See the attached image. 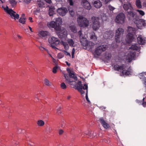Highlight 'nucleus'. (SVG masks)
<instances>
[{"label":"nucleus","mask_w":146,"mask_h":146,"mask_svg":"<svg viewBox=\"0 0 146 146\" xmlns=\"http://www.w3.org/2000/svg\"><path fill=\"white\" fill-rule=\"evenodd\" d=\"M127 31L128 33L126 35V40L127 43H129L133 40L134 34L135 33L136 30L134 28L128 27Z\"/></svg>","instance_id":"nucleus-1"},{"label":"nucleus","mask_w":146,"mask_h":146,"mask_svg":"<svg viewBox=\"0 0 146 146\" xmlns=\"http://www.w3.org/2000/svg\"><path fill=\"white\" fill-rule=\"evenodd\" d=\"M2 7L4 9L5 11L9 15L10 17L15 20L18 19L19 18V15L13 11L12 9H9L7 6L6 7H4L3 5H2Z\"/></svg>","instance_id":"nucleus-2"},{"label":"nucleus","mask_w":146,"mask_h":146,"mask_svg":"<svg viewBox=\"0 0 146 146\" xmlns=\"http://www.w3.org/2000/svg\"><path fill=\"white\" fill-rule=\"evenodd\" d=\"M77 21L79 26L81 27H85L89 24L88 20L82 16H80L77 18Z\"/></svg>","instance_id":"nucleus-3"},{"label":"nucleus","mask_w":146,"mask_h":146,"mask_svg":"<svg viewBox=\"0 0 146 146\" xmlns=\"http://www.w3.org/2000/svg\"><path fill=\"white\" fill-rule=\"evenodd\" d=\"M124 29L121 28H118L116 30L115 35V40L117 43H119L122 41L123 38Z\"/></svg>","instance_id":"nucleus-4"},{"label":"nucleus","mask_w":146,"mask_h":146,"mask_svg":"<svg viewBox=\"0 0 146 146\" xmlns=\"http://www.w3.org/2000/svg\"><path fill=\"white\" fill-rule=\"evenodd\" d=\"M99 19L98 17L95 16L91 18V21L92 23V28L94 30H97L100 27V23L99 22Z\"/></svg>","instance_id":"nucleus-5"},{"label":"nucleus","mask_w":146,"mask_h":146,"mask_svg":"<svg viewBox=\"0 0 146 146\" xmlns=\"http://www.w3.org/2000/svg\"><path fill=\"white\" fill-rule=\"evenodd\" d=\"M48 41L51 46L54 49H57L56 46L60 43V41L57 38L54 37H50L48 38Z\"/></svg>","instance_id":"nucleus-6"},{"label":"nucleus","mask_w":146,"mask_h":146,"mask_svg":"<svg viewBox=\"0 0 146 146\" xmlns=\"http://www.w3.org/2000/svg\"><path fill=\"white\" fill-rule=\"evenodd\" d=\"M107 48L106 45H102L96 47L95 50V53L98 56H100L101 54L105 51Z\"/></svg>","instance_id":"nucleus-7"},{"label":"nucleus","mask_w":146,"mask_h":146,"mask_svg":"<svg viewBox=\"0 0 146 146\" xmlns=\"http://www.w3.org/2000/svg\"><path fill=\"white\" fill-rule=\"evenodd\" d=\"M78 35L80 38V41L82 45L83 46L86 47L87 45L88 41L82 34L81 30L78 32Z\"/></svg>","instance_id":"nucleus-8"},{"label":"nucleus","mask_w":146,"mask_h":146,"mask_svg":"<svg viewBox=\"0 0 146 146\" xmlns=\"http://www.w3.org/2000/svg\"><path fill=\"white\" fill-rule=\"evenodd\" d=\"M125 18V16L124 14L123 13H121L117 16L115 21L117 23L122 24L124 23Z\"/></svg>","instance_id":"nucleus-9"},{"label":"nucleus","mask_w":146,"mask_h":146,"mask_svg":"<svg viewBox=\"0 0 146 146\" xmlns=\"http://www.w3.org/2000/svg\"><path fill=\"white\" fill-rule=\"evenodd\" d=\"M127 15L129 20H132L135 23V21L138 18L136 13L133 11V10H130L129 11H127Z\"/></svg>","instance_id":"nucleus-10"},{"label":"nucleus","mask_w":146,"mask_h":146,"mask_svg":"<svg viewBox=\"0 0 146 146\" xmlns=\"http://www.w3.org/2000/svg\"><path fill=\"white\" fill-rule=\"evenodd\" d=\"M82 84V82L81 81H78L77 84H76L74 86L75 88L82 95L84 94L85 93V92L84 90H84L83 88V87Z\"/></svg>","instance_id":"nucleus-11"},{"label":"nucleus","mask_w":146,"mask_h":146,"mask_svg":"<svg viewBox=\"0 0 146 146\" xmlns=\"http://www.w3.org/2000/svg\"><path fill=\"white\" fill-rule=\"evenodd\" d=\"M83 133V132L81 131L80 133L79 134V136L83 137L85 136L84 134H85L86 135L88 136V137H90V138H94L95 137H97V136L96 135H93V134H94V132L92 131H88L87 132L84 133L83 135H82Z\"/></svg>","instance_id":"nucleus-12"},{"label":"nucleus","mask_w":146,"mask_h":146,"mask_svg":"<svg viewBox=\"0 0 146 146\" xmlns=\"http://www.w3.org/2000/svg\"><path fill=\"white\" fill-rule=\"evenodd\" d=\"M135 23L136 24V26L137 28L139 29H141L143 26H144L145 23L144 21V20L142 19H139L137 18L135 21Z\"/></svg>","instance_id":"nucleus-13"},{"label":"nucleus","mask_w":146,"mask_h":146,"mask_svg":"<svg viewBox=\"0 0 146 146\" xmlns=\"http://www.w3.org/2000/svg\"><path fill=\"white\" fill-rule=\"evenodd\" d=\"M81 3L85 9L88 10H90L91 9L92 7L87 0H82Z\"/></svg>","instance_id":"nucleus-14"},{"label":"nucleus","mask_w":146,"mask_h":146,"mask_svg":"<svg viewBox=\"0 0 146 146\" xmlns=\"http://www.w3.org/2000/svg\"><path fill=\"white\" fill-rule=\"evenodd\" d=\"M58 33V37L62 39V40L65 39L67 37V31L65 30L64 29L62 31H60Z\"/></svg>","instance_id":"nucleus-15"},{"label":"nucleus","mask_w":146,"mask_h":146,"mask_svg":"<svg viewBox=\"0 0 146 146\" xmlns=\"http://www.w3.org/2000/svg\"><path fill=\"white\" fill-rule=\"evenodd\" d=\"M113 33L112 31H106L103 35L104 38L105 39H110L113 37Z\"/></svg>","instance_id":"nucleus-16"},{"label":"nucleus","mask_w":146,"mask_h":146,"mask_svg":"<svg viewBox=\"0 0 146 146\" xmlns=\"http://www.w3.org/2000/svg\"><path fill=\"white\" fill-rule=\"evenodd\" d=\"M136 54L135 52H130L128 53L127 57L126 60L127 61L129 62L131 61L132 59L134 58Z\"/></svg>","instance_id":"nucleus-17"},{"label":"nucleus","mask_w":146,"mask_h":146,"mask_svg":"<svg viewBox=\"0 0 146 146\" xmlns=\"http://www.w3.org/2000/svg\"><path fill=\"white\" fill-rule=\"evenodd\" d=\"M57 11L60 15L63 16L65 15L68 12V10L65 7L60 8L58 9Z\"/></svg>","instance_id":"nucleus-18"},{"label":"nucleus","mask_w":146,"mask_h":146,"mask_svg":"<svg viewBox=\"0 0 146 146\" xmlns=\"http://www.w3.org/2000/svg\"><path fill=\"white\" fill-rule=\"evenodd\" d=\"M113 68L114 70L121 72L125 68L124 65L122 64L121 66H119L118 64H116L114 65Z\"/></svg>","instance_id":"nucleus-19"},{"label":"nucleus","mask_w":146,"mask_h":146,"mask_svg":"<svg viewBox=\"0 0 146 146\" xmlns=\"http://www.w3.org/2000/svg\"><path fill=\"white\" fill-rule=\"evenodd\" d=\"M99 120L102 126L106 129H107L110 127L109 124L102 117Z\"/></svg>","instance_id":"nucleus-20"},{"label":"nucleus","mask_w":146,"mask_h":146,"mask_svg":"<svg viewBox=\"0 0 146 146\" xmlns=\"http://www.w3.org/2000/svg\"><path fill=\"white\" fill-rule=\"evenodd\" d=\"M94 7L97 8H99L102 6V3L100 0H93L92 2Z\"/></svg>","instance_id":"nucleus-21"},{"label":"nucleus","mask_w":146,"mask_h":146,"mask_svg":"<svg viewBox=\"0 0 146 146\" xmlns=\"http://www.w3.org/2000/svg\"><path fill=\"white\" fill-rule=\"evenodd\" d=\"M67 70L69 74V76L70 78H73L75 80H77V77L75 76L74 72L70 70L69 68H67Z\"/></svg>","instance_id":"nucleus-22"},{"label":"nucleus","mask_w":146,"mask_h":146,"mask_svg":"<svg viewBox=\"0 0 146 146\" xmlns=\"http://www.w3.org/2000/svg\"><path fill=\"white\" fill-rule=\"evenodd\" d=\"M67 70L69 74V76L70 78H73L75 80H77V77L75 76L74 72L70 70L69 68H67Z\"/></svg>","instance_id":"nucleus-23"},{"label":"nucleus","mask_w":146,"mask_h":146,"mask_svg":"<svg viewBox=\"0 0 146 146\" xmlns=\"http://www.w3.org/2000/svg\"><path fill=\"white\" fill-rule=\"evenodd\" d=\"M48 27L50 28H53L56 31H59L60 30V28L56 25V23L54 21H52L50 23Z\"/></svg>","instance_id":"nucleus-24"},{"label":"nucleus","mask_w":146,"mask_h":146,"mask_svg":"<svg viewBox=\"0 0 146 146\" xmlns=\"http://www.w3.org/2000/svg\"><path fill=\"white\" fill-rule=\"evenodd\" d=\"M123 7L125 11H127L129 9L130 10H133V8L131 3H129L125 4L123 5Z\"/></svg>","instance_id":"nucleus-25"},{"label":"nucleus","mask_w":146,"mask_h":146,"mask_svg":"<svg viewBox=\"0 0 146 146\" xmlns=\"http://www.w3.org/2000/svg\"><path fill=\"white\" fill-rule=\"evenodd\" d=\"M138 43L140 44L143 45L146 42V40L144 38H143L141 35H139L137 38Z\"/></svg>","instance_id":"nucleus-26"},{"label":"nucleus","mask_w":146,"mask_h":146,"mask_svg":"<svg viewBox=\"0 0 146 146\" xmlns=\"http://www.w3.org/2000/svg\"><path fill=\"white\" fill-rule=\"evenodd\" d=\"M40 36L42 38H46L47 36L49 35V33L46 31H41L39 33Z\"/></svg>","instance_id":"nucleus-27"},{"label":"nucleus","mask_w":146,"mask_h":146,"mask_svg":"<svg viewBox=\"0 0 146 146\" xmlns=\"http://www.w3.org/2000/svg\"><path fill=\"white\" fill-rule=\"evenodd\" d=\"M83 88L84 89L86 90V100L88 102V103L90 104V102L89 99V98H88V86L87 84H84L83 86Z\"/></svg>","instance_id":"nucleus-28"},{"label":"nucleus","mask_w":146,"mask_h":146,"mask_svg":"<svg viewBox=\"0 0 146 146\" xmlns=\"http://www.w3.org/2000/svg\"><path fill=\"white\" fill-rule=\"evenodd\" d=\"M54 22H55V23H56V25H57L59 28H60V25L62 23V19L60 18H57L56 19L55 21Z\"/></svg>","instance_id":"nucleus-29"},{"label":"nucleus","mask_w":146,"mask_h":146,"mask_svg":"<svg viewBox=\"0 0 146 146\" xmlns=\"http://www.w3.org/2000/svg\"><path fill=\"white\" fill-rule=\"evenodd\" d=\"M87 44V45L86 47L90 49H92L95 45L94 43L91 41H88Z\"/></svg>","instance_id":"nucleus-30"},{"label":"nucleus","mask_w":146,"mask_h":146,"mask_svg":"<svg viewBox=\"0 0 146 146\" xmlns=\"http://www.w3.org/2000/svg\"><path fill=\"white\" fill-rule=\"evenodd\" d=\"M37 4L40 7L42 8L44 7V2L42 1V0H38Z\"/></svg>","instance_id":"nucleus-31"},{"label":"nucleus","mask_w":146,"mask_h":146,"mask_svg":"<svg viewBox=\"0 0 146 146\" xmlns=\"http://www.w3.org/2000/svg\"><path fill=\"white\" fill-rule=\"evenodd\" d=\"M135 4L138 9H141L142 7L141 0H136Z\"/></svg>","instance_id":"nucleus-32"},{"label":"nucleus","mask_w":146,"mask_h":146,"mask_svg":"<svg viewBox=\"0 0 146 146\" xmlns=\"http://www.w3.org/2000/svg\"><path fill=\"white\" fill-rule=\"evenodd\" d=\"M130 48L131 49L136 50H139L140 49V47L137 46V44L132 45Z\"/></svg>","instance_id":"nucleus-33"},{"label":"nucleus","mask_w":146,"mask_h":146,"mask_svg":"<svg viewBox=\"0 0 146 146\" xmlns=\"http://www.w3.org/2000/svg\"><path fill=\"white\" fill-rule=\"evenodd\" d=\"M131 73V72L130 71L127 70H123L122 72H121V74L123 75H129Z\"/></svg>","instance_id":"nucleus-34"},{"label":"nucleus","mask_w":146,"mask_h":146,"mask_svg":"<svg viewBox=\"0 0 146 146\" xmlns=\"http://www.w3.org/2000/svg\"><path fill=\"white\" fill-rule=\"evenodd\" d=\"M90 38L94 41H96L97 39V37L95 35L94 32H93L91 33V35L90 36Z\"/></svg>","instance_id":"nucleus-35"},{"label":"nucleus","mask_w":146,"mask_h":146,"mask_svg":"<svg viewBox=\"0 0 146 146\" xmlns=\"http://www.w3.org/2000/svg\"><path fill=\"white\" fill-rule=\"evenodd\" d=\"M9 2L12 7H15L17 3V2L14 0H9Z\"/></svg>","instance_id":"nucleus-36"},{"label":"nucleus","mask_w":146,"mask_h":146,"mask_svg":"<svg viewBox=\"0 0 146 146\" xmlns=\"http://www.w3.org/2000/svg\"><path fill=\"white\" fill-rule=\"evenodd\" d=\"M54 9L53 7H50L48 13L50 16H52L54 13Z\"/></svg>","instance_id":"nucleus-37"},{"label":"nucleus","mask_w":146,"mask_h":146,"mask_svg":"<svg viewBox=\"0 0 146 146\" xmlns=\"http://www.w3.org/2000/svg\"><path fill=\"white\" fill-rule=\"evenodd\" d=\"M44 84L47 86H50L51 85L52 83L46 78H45L44 81Z\"/></svg>","instance_id":"nucleus-38"},{"label":"nucleus","mask_w":146,"mask_h":146,"mask_svg":"<svg viewBox=\"0 0 146 146\" xmlns=\"http://www.w3.org/2000/svg\"><path fill=\"white\" fill-rule=\"evenodd\" d=\"M37 124L38 126L42 127L44 125V121L40 120L37 121Z\"/></svg>","instance_id":"nucleus-39"},{"label":"nucleus","mask_w":146,"mask_h":146,"mask_svg":"<svg viewBox=\"0 0 146 146\" xmlns=\"http://www.w3.org/2000/svg\"><path fill=\"white\" fill-rule=\"evenodd\" d=\"M70 46H74V42L73 40L71 39H68L67 40Z\"/></svg>","instance_id":"nucleus-40"},{"label":"nucleus","mask_w":146,"mask_h":146,"mask_svg":"<svg viewBox=\"0 0 146 146\" xmlns=\"http://www.w3.org/2000/svg\"><path fill=\"white\" fill-rule=\"evenodd\" d=\"M64 76L66 81L69 84L73 82V81L70 80V78H69L67 74H64Z\"/></svg>","instance_id":"nucleus-41"},{"label":"nucleus","mask_w":146,"mask_h":146,"mask_svg":"<svg viewBox=\"0 0 146 146\" xmlns=\"http://www.w3.org/2000/svg\"><path fill=\"white\" fill-rule=\"evenodd\" d=\"M62 44L64 46L65 50H68L69 48V46L67 43L64 42L62 40Z\"/></svg>","instance_id":"nucleus-42"},{"label":"nucleus","mask_w":146,"mask_h":146,"mask_svg":"<svg viewBox=\"0 0 146 146\" xmlns=\"http://www.w3.org/2000/svg\"><path fill=\"white\" fill-rule=\"evenodd\" d=\"M70 30L74 33H76L77 32V29L76 27L74 25H71L70 27Z\"/></svg>","instance_id":"nucleus-43"},{"label":"nucleus","mask_w":146,"mask_h":146,"mask_svg":"<svg viewBox=\"0 0 146 146\" xmlns=\"http://www.w3.org/2000/svg\"><path fill=\"white\" fill-rule=\"evenodd\" d=\"M19 21L22 24H25L26 22V19L21 17L19 20Z\"/></svg>","instance_id":"nucleus-44"},{"label":"nucleus","mask_w":146,"mask_h":146,"mask_svg":"<svg viewBox=\"0 0 146 146\" xmlns=\"http://www.w3.org/2000/svg\"><path fill=\"white\" fill-rule=\"evenodd\" d=\"M105 57L107 59L109 60L111 57V55L110 53H106L105 55Z\"/></svg>","instance_id":"nucleus-45"},{"label":"nucleus","mask_w":146,"mask_h":146,"mask_svg":"<svg viewBox=\"0 0 146 146\" xmlns=\"http://www.w3.org/2000/svg\"><path fill=\"white\" fill-rule=\"evenodd\" d=\"M60 87L62 89H65L67 86L64 83H62L60 84Z\"/></svg>","instance_id":"nucleus-46"},{"label":"nucleus","mask_w":146,"mask_h":146,"mask_svg":"<svg viewBox=\"0 0 146 146\" xmlns=\"http://www.w3.org/2000/svg\"><path fill=\"white\" fill-rule=\"evenodd\" d=\"M64 56V54L62 53H59L58 54V57L59 59H61Z\"/></svg>","instance_id":"nucleus-47"},{"label":"nucleus","mask_w":146,"mask_h":146,"mask_svg":"<svg viewBox=\"0 0 146 146\" xmlns=\"http://www.w3.org/2000/svg\"><path fill=\"white\" fill-rule=\"evenodd\" d=\"M136 11L138 12L139 14L141 16H143L145 15V13L144 12L141 10H137Z\"/></svg>","instance_id":"nucleus-48"},{"label":"nucleus","mask_w":146,"mask_h":146,"mask_svg":"<svg viewBox=\"0 0 146 146\" xmlns=\"http://www.w3.org/2000/svg\"><path fill=\"white\" fill-rule=\"evenodd\" d=\"M108 7L109 9L112 12V13H113V11L115 9V8L110 5H109Z\"/></svg>","instance_id":"nucleus-49"},{"label":"nucleus","mask_w":146,"mask_h":146,"mask_svg":"<svg viewBox=\"0 0 146 146\" xmlns=\"http://www.w3.org/2000/svg\"><path fill=\"white\" fill-rule=\"evenodd\" d=\"M70 15L72 16L73 17L74 15V12L72 10H70V9H68Z\"/></svg>","instance_id":"nucleus-50"},{"label":"nucleus","mask_w":146,"mask_h":146,"mask_svg":"<svg viewBox=\"0 0 146 146\" xmlns=\"http://www.w3.org/2000/svg\"><path fill=\"white\" fill-rule=\"evenodd\" d=\"M58 68L57 66H55L52 69V72L54 73H55L57 72V69Z\"/></svg>","instance_id":"nucleus-51"},{"label":"nucleus","mask_w":146,"mask_h":146,"mask_svg":"<svg viewBox=\"0 0 146 146\" xmlns=\"http://www.w3.org/2000/svg\"><path fill=\"white\" fill-rule=\"evenodd\" d=\"M52 130V128L50 127H47L46 129V131L48 133H50Z\"/></svg>","instance_id":"nucleus-52"},{"label":"nucleus","mask_w":146,"mask_h":146,"mask_svg":"<svg viewBox=\"0 0 146 146\" xmlns=\"http://www.w3.org/2000/svg\"><path fill=\"white\" fill-rule=\"evenodd\" d=\"M144 99H145V98H144L142 100L143 102H142V103L141 104L143 105V106L144 107H146V102H144Z\"/></svg>","instance_id":"nucleus-53"},{"label":"nucleus","mask_w":146,"mask_h":146,"mask_svg":"<svg viewBox=\"0 0 146 146\" xmlns=\"http://www.w3.org/2000/svg\"><path fill=\"white\" fill-rule=\"evenodd\" d=\"M61 108L60 107H58V108L57 109V113L58 114H60L61 113Z\"/></svg>","instance_id":"nucleus-54"},{"label":"nucleus","mask_w":146,"mask_h":146,"mask_svg":"<svg viewBox=\"0 0 146 146\" xmlns=\"http://www.w3.org/2000/svg\"><path fill=\"white\" fill-rule=\"evenodd\" d=\"M39 49L41 51H43L42 49H43L47 51H48V50L47 49H46L45 48H44L43 46H39Z\"/></svg>","instance_id":"nucleus-55"},{"label":"nucleus","mask_w":146,"mask_h":146,"mask_svg":"<svg viewBox=\"0 0 146 146\" xmlns=\"http://www.w3.org/2000/svg\"><path fill=\"white\" fill-rule=\"evenodd\" d=\"M63 52H64L65 54L66 55L69 56L70 57L71 56L69 52H68L64 50L63 51Z\"/></svg>","instance_id":"nucleus-56"},{"label":"nucleus","mask_w":146,"mask_h":146,"mask_svg":"<svg viewBox=\"0 0 146 146\" xmlns=\"http://www.w3.org/2000/svg\"><path fill=\"white\" fill-rule=\"evenodd\" d=\"M75 52V50L74 48H73L72 50V58H74V54Z\"/></svg>","instance_id":"nucleus-57"},{"label":"nucleus","mask_w":146,"mask_h":146,"mask_svg":"<svg viewBox=\"0 0 146 146\" xmlns=\"http://www.w3.org/2000/svg\"><path fill=\"white\" fill-rule=\"evenodd\" d=\"M136 102L137 103L139 104H141L142 103V101L141 100H136Z\"/></svg>","instance_id":"nucleus-58"},{"label":"nucleus","mask_w":146,"mask_h":146,"mask_svg":"<svg viewBox=\"0 0 146 146\" xmlns=\"http://www.w3.org/2000/svg\"><path fill=\"white\" fill-rule=\"evenodd\" d=\"M63 132L64 131L60 129L59 131V134L60 135H61L63 134Z\"/></svg>","instance_id":"nucleus-59"},{"label":"nucleus","mask_w":146,"mask_h":146,"mask_svg":"<svg viewBox=\"0 0 146 146\" xmlns=\"http://www.w3.org/2000/svg\"><path fill=\"white\" fill-rule=\"evenodd\" d=\"M69 1L70 4V5H73V3L72 1V0H68Z\"/></svg>","instance_id":"nucleus-60"},{"label":"nucleus","mask_w":146,"mask_h":146,"mask_svg":"<svg viewBox=\"0 0 146 146\" xmlns=\"http://www.w3.org/2000/svg\"><path fill=\"white\" fill-rule=\"evenodd\" d=\"M31 0H23L24 2L27 3H30Z\"/></svg>","instance_id":"nucleus-61"},{"label":"nucleus","mask_w":146,"mask_h":146,"mask_svg":"<svg viewBox=\"0 0 146 146\" xmlns=\"http://www.w3.org/2000/svg\"><path fill=\"white\" fill-rule=\"evenodd\" d=\"M45 1L47 3L50 4L51 3V0H45Z\"/></svg>","instance_id":"nucleus-62"},{"label":"nucleus","mask_w":146,"mask_h":146,"mask_svg":"<svg viewBox=\"0 0 146 146\" xmlns=\"http://www.w3.org/2000/svg\"><path fill=\"white\" fill-rule=\"evenodd\" d=\"M32 18L31 17H29V20L30 21V22L31 23L33 22V21L32 20Z\"/></svg>","instance_id":"nucleus-63"},{"label":"nucleus","mask_w":146,"mask_h":146,"mask_svg":"<svg viewBox=\"0 0 146 146\" xmlns=\"http://www.w3.org/2000/svg\"><path fill=\"white\" fill-rule=\"evenodd\" d=\"M111 0H105L106 3H108L109 2H110Z\"/></svg>","instance_id":"nucleus-64"}]
</instances>
